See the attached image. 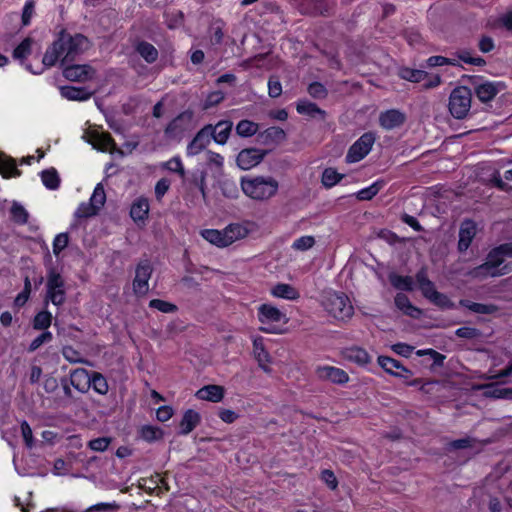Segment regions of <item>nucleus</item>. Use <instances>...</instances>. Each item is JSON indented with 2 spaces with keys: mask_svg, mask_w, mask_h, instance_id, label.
Wrapping results in <instances>:
<instances>
[{
  "mask_svg": "<svg viewBox=\"0 0 512 512\" xmlns=\"http://www.w3.org/2000/svg\"><path fill=\"white\" fill-rule=\"evenodd\" d=\"M89 47L90 42L85 36L61 33L59 38L47 48L42 64L44 67H52L60 60L62 65H67Z\"/></svg>",
  "mask_w": 512,
  "mask_h": 512,
  "instance_id": "f257e3e1",
  "label": "nucleus"
},
{
  "mask_svg": "<svg viewBox=\"0 0 512 512\" xmlns=\"http://www.w3.org/2000/svg\"><path fill=\"white\" fill-rule=\"evenodd\" d=\"M241 189L253 200L266 201L277 194L279 183L272 176H248L241 178Z\"/></svg>",
  "mask_w": 512,
  "mask_h": 512,
  "instance_id": "f03ea898",
  "label": "nucleus"
},
{
  "mask_svg": "<svg viewBox=\"0 0 512 512\" xmlns=\"http://www.w3.org/2000/svg\"><path fill=\"white\" fill-rule=\"evenodd\" d=\"M321 305L326 313L337 321L346 322L354 315V307L343 292L326 291L322 296Z\"/></svg>",
  "mask_w": 512,
  "mask_h": 512,
  "instance_id": "7ed1b4c3",
  "label": "nucleus"
},
{
  "mask_svg": "<svg viewBox=\"0 0 512 512\" xmlns=\"http://www.w3.org/2000/svg\"><path fill=\"white\" fill-rule=\"evenodd\" d=\"M505 256L500 249V247H495L492 249L488 255L486 262L474 268L470 275L473 277H497L503 276L512 271V263L505 264L504 263Z\"/></svg>",
  "mask_w": 512,
  "mask_h": 512,
  "instance_id": "20e7f679",
  "label": "nucleus"
},
{
  "mask_svg": "<svg viewBox=\"0 0 512 512\" xmlns=\"http://www.w3.org/2000/svg\"><path fill=\"white\" fill-rule=\"evenodd\" d=\"M258 320L263 325L260 330L265 333L277 334L279 330L277 323L286 324L288 319L286 314L271 304H262L258 307Z\"/></svg>",
  "mask_w": 512,
  "mask_h": 512,
  "instance_id": "39448f33",
  "label": "nucleus"
},
{
  "mask_svg": "<svg viewBox=\"0 0 512 512\" xmlns=\"http://www.w3.org/2000/svg\"><path fill=\"white\" fill-rule=\"evenodd\" d=\"M472 93L464 86L455 88L449 98V110L456 119H463L471 108Z\"/></svg>",
  "mask_w": 512,
  "mask_h": 512,
  "instance_id": "423d86ee",
  "label": "nucleus"
},
{
  "mask_svg": "<svg viewBox=\"0 0 512 512\" xmlns=\"http://www.w3.org/2000/svg\"><path fill=\"white\" fill-rule=\"evenodd\" d=\"M416 281L423 296L433 304L442 308H450L453 306L446 295L435 289L433 282L427 277L426 270L422 269L416 274Z\"/></svg>",
  "mask_w": 512,
  "mask_h": 512,
  "instance_id": "0eeeda50",
  "label": "nucleus"
},
{
  "mask_svg": "<svg viewBox=\"0 0 512 512\" xmlns=\"http://www.w3.org/2000/svg\"><path fill=\"white\" fill-rule=\"evenodd\" d=\"M46 290V302L50 301L55 306L64 304L66 300L65 282L55 270L48 273Z\"/></svg>",
  "mask_w": 512,
  "mask_h": 512,
  "instance_id": "6e6552de",
  "label": "nucleus"
},
{
  "mask_svg": "<svg viewBox=\"0 0 512 512\" xmlns=\"http://www.w3.org/2000/svg\"><path fill=\"white\" fill-rule=\"evenodd\" d=\"M376 140L372 132L364 133L348 150L346 161L356 163L365 158L371 151Z\"/></svg>",
  "mask_w": 512,
  "mask_h": 512,
  "instance_id": "1a4fd4ad",
  "label": "nucleus"
},
{
  "mask_svg": "<svg viewBox=\"0 0 512 512\" xmlns=\"http://www.w3.org/2000/svg\"><path fill=\"white\" fill-rule=\"evenodd\" d=\"M153 268L149 261H141L135 270V278L133 280V291L138 296H144L149 291V280L152 275Z\"/></svg>",
  "mask_w": 512,
  "mask_h": 512,
  "instance_id": "9d476101",
  "label": "nucleus"
},
{
  "mask_svg": "<svg viewBox=\"0 0 512 512\" xmlns=\"http://www.w3.org/2000/svg\"><path fill=\"white\" fill-rule=\"evenodd\" d=\"M318 379L330 381L334 384L343 385L349 381V375L341 368L324 365L318 366L315 370Z\"/></svg>",
  "mask_w": 512,
  "mask_h": 512,
  "instance_id": "9b49d317",
  "label": "nucleus"
},
{
  "mask_svg": "<svg viewBox=\"0 0 512 512\" xmlns=\"http://www.w3.org/2000/svg\"><path fill=\"white\" fill-rule=\"evenodd\" d=\"M212 136V125L204 126L188 144L187 156H195L202 152L210 143Z\"/></svg>",
  "mask_w": 512,
  "mask_h": 512,
  "instance_id": "f8f14e48",
  "label": "nucleus"
},
{
  "mask_svg": "<svg viewBox=\"0 0 512 512\" xmlns=\"http://www.w3.org/2000/svg\"><path fill=\"white\" fill-rule=\"evenodd\" d=\"M63 75L67 80L70 81L85 82L94 77L95 70L87 64H67L63 69Z\"/></svg>",
  "mask_w": 512,
  "mask_h": 512,
  "instance_id": "ddd939ff",
  "label": "nucleus"
},
{
  "mask_svg": "<svg viewBox=\"0 0 512 512\" xmlns=\"http://www.w3.org/2000/svg\"><path fill=\"white\" fill-rule=\"evenodd\" d=\"M265 152L259 149H244L242 150L237 158L236 162L240 169L249 170L257 166L264 158Z\"/></svg>",
  "mask_w": 512,
  "mask_h": 512,
  "instance_id": "4468645a",
  "label": "nucleus"
},
{
  "mask_svg": "<svg viewBox=\"0 0 512 512\" xmlns=\"http://www.w3.org/2000/svg\"><path fill=\"white\" fill-rule=\"evenodd\" d=\"M503 88L501 82L483 81L475 86V94L481 102L485 103L493 100Z\"/></svg>",
  "mask_w": 512,
  "mask_h": 512,
  "instance_id": "2eb2a0df",
  "label": "nucleus"
},
{
  "mask_svg": "<svg viewBox=\"0 0 512 512\" xmlns=\"http://www.w3.org/2000/svg\"><path fill=\"white\" fill-rule=\"evenodd\" d=\"M87 137V141L91 143L94 148L103 152H111L115 148L113 139L106 132L92 130L87 133Z\"/></svg>",
  "mask_w": 512,
  "mask_h": 512,
  "instance_id": "dca6fc26",
  "label": "nucleus"
},
{
  "mask_svg": "<svg viewBox=\"0 0 512 512\" xmlns=\"http://www.w3.org/2000/svg\"><path fill=\"white\" fill-rule=\"evenodd\" d=\"M252 224L234 223L224 228V236L226 238L227 246L233 244L238 240L246 238L252 231Z\"/></svg>",
  "mask_w": 512,
  "mask_h": 512,
  "instance_id": "f3484780",
  "label": "nucleus"
},
{
  "mask_svg": "<svg viewBox=\"0 0 512 512\" xmlns=\"http://www.w3.org/2000/svg\"><path fill=\"white\" fill-rule=\"evenodd\" d=\"M477 227L475 222L472 220H465L462 222L459 230V241H458V249L461 252L466 251L472 240L476 235Z\"/></svg>",
  "mask_w": 512,
  "mask_h": 512,
  "instance_id": "a211bd4d",
  "label": "nucleus"
},
{
  "mask_svg": "<svg viewBox=\"0 0 512 512\" xmlns=\"http://www.w3.org/2000/svg\"><path fill=\"white\" fill-rule=\"evenodd\" d=\"M253 355L260 368L265 372H270L269 365L271 364L272 359L264 346V339L262 337H255L253 339Z\"/></svg>",
  "mask_w": 512,
  "mask_h": 512,
  "instance_id": "6ab92c4d",
  "label": "nucleus"
},
{
  "mask_svg": "<svg viewBox=\"0 0 512 512\" xmlns=\"http://www.w3.org/2000/svg\"><path fill=\"white\" fill-rule=\"evenodd\" d=\"M405 119L406 117L404 113L397 109H390L380 114L379 123L384 129L392 130L401 126Z\"/></svg>",
  "mask_w": 512,
  "mask_h": 512,
  "instance_id": "aec40b11",
  "label": "nucleus"
},
{
  "mask_svg": "<svg viewBox=\"0 0 512 512\" xmlns=\"http://www.w3.org/2000/svg\"><path fill=\"white\" fill-rule=\"evenodd\" d=\"M378 364L385 372L397 377H404L411 373L410 370L405 368L398 360L388 356H379Z\"/></svg>",
  "mask_w": 512,
  "mask_h": 512,
  "instance_id": "412c9836",
  "label": "nucleus"
},
{
  "mask_svg": "<svg viewBox=\"0 0 512 512\" xmlns=\"http://www.w3.org/2000/svg\"><path fill=\"white\" fill-rule=\"evenodd\" d=\"M225 390L220 385H206L200 388L195 396L200 400L218 403L224 398Z\"/></svg>",
  "mask_w": 512,
  "mask_h": 512,
  "instance_id": "4be33fe9",
  "label": "nucleus"
},
{
  "mask_svg": "<svg viewBox=\"0 0 512 512\" xmlns=\"http://www.w3.org/2000/svg\"><path fill=\"white\" fill-rule=\"evenodd\" d=\"M91 373L84 368H77L70 373L71 385L81 393L89 390Z\"/></svg>",
  "mask_w": 512,
  "mask_h": 512,
  "instance_id": "5701e85b",
  "label": "nucleus"
},
{
  "mask_svg": "<svg viewBox=\"0 0 512 512\" xmlns=\"http://www.w3.org/2000/svg\"><path fill=\"white\" fill-rule=\"evenodd\" d=\"M149 209L148 199L140 196L132 203L130 216L135 222H144L148 217Z\"/></svg>",
  "mask_w": 512,
  "mask_h": 512,
  "instance_id": "b1692460",
  "label": "nucleus"
},
{
  "mask_svg": "<svg viewBox=\"0 0 512 512\" xmlns=\"http://www.w3.org/2000/svg\"><path fill=\"white\" fill-rule=\"evenodd\" d=\"M344 356L348 361L359 366H366L372 361V357L369 355V353L365 349L358 346L347 348Z\"/></svg>",
  "mask_w": 512,
  "mask_h": 512,
  "instance_id": "393cba45",
  "label": "nucleus"
},
{
  "mask_svg": "<svg viewBox=\"0 0 512 512\" xmlns=\"http://www.w3.org/2000/svg\"><path fill=\"white\" fill-rule=\"evenodd\" d=\"M270 293L275 298H281L285 300H297L300 297L299 291L290 284L278 283L274 285Z\"/></svg>",
  "mask_w": 512,
  "mask_h": 512,
  "instance_id": "a878e982",
  "label": "nucleus"
},
{
  "mask_svg": "<svg viewBox=\"0 0 512 512\" xmlns=\"http://www.w3.org/2000/svg\"><path fill=\"white\" fill-rule=\"evenodd\" d=\"M200 414L195 410H187L180 422V434L187 435L193 431L200 423Z\"/></svg>",
  "mask_w": 512,
  "mask_h": 512,
  "instance_id": "bb28decb",
  "label": "nucleus"
},
{
  "mask_svg": "<svg viewBox=\"0 0 512 512\" xmlns=\"http://www.w3.org/2000/svg\"><path fill=\"white\" fill-rule=\"evenodd\" d=\"M232 126L231 121H219L215 126H212L211 138L218 144H225L231 133Z\"/></svg>",
  "mask_w": 512,
  "mask_h": 512,
  "instance_id": "cd10ccee",
  "label": "nucleus"
},
{
  "mask_svg": "<svg viewBox=\"0 0 512 512\" xmlns=\"http://www.w3.org/2000/svg\"><path fill=\"white\" fill-rule=\"evenodd\" d=\"M0 174L4 178H12L20 176L21 172L17 169L13 158L0 154Z\"/></svg>",
  "mask_w": 512,
  "mask_h": 512,
  "instance_id": "c85d7f7f",
  "label": "nucleus"
},
{
  "mask_svg": "<svg viewBox=\"0 0 512 512\" xmlns=\"http://www.w3.org/2000/svg\"><path fill=\"white\" fill-rule=\"evenodd\" d=\"M395 305L399 310L410 317L417 318L421 314V311L412 305L405 294L398 293L396 295Z\"/></svg>",
  "mask_w": 512,
  "mask_h": 512,
  "instance_id": "c756f323",
  "label": "nucleus"
},
{
  "mask_svg": "<svg viewBox=\"0 0 512 512\" xmlns=\"http://www.w3.org/2000/svg\"><path fill=\"white\" fill-rule=\"evenodd\" d=\"M63 98L73 101H84L90 98L91 93L84 88L66 86L61 88Z\"/></svg>",
  "mask_w": 512,
  "mask_h": 512,
  "instance_id": "7c9ffc66",
  "label": "nucleus"
},
{
  "mask_svg": "<svg viewBox=\"0 0 512 512\" xmlns=\"http://www.w3.org/2000/svg\"><path fill=\"white\" fill-rule=\"evenodd\" d=\"M201 236L206 241L217 247H227L226 238L224 236V229H204L201 231Z\"/></svg>",
  "mask_w": 512,
  "mask_h": 512,
  "instance_id": "2f4dec72",
  "label": "nucleus"
},
{
  "mask_svg": "<svg viewBox=\"0 0 512 512\" xmlns=\"http://www.w3.org/2000/svg\"><path fill=\"white\" fill-rule=\"evenodd\" d=\"M206 165L216 174L220 175L223 171L224 157L219 153L213 151H206L205 153Z\"/></svg>",
  "mask_w": 512,
  "mask_h": 512,
  "instance_id": "473e14b6",
  "label": "nucleus"
},
{
  "mask_svg": "<svg viewBox=\"0 0 512 512\" xmlns=\"http://www.w3.org/2000/svg\"><path fill=\"white\" fill-rule=\"evenodd\" d=\"M11 219L18 225H24L28 222L29 212L18 201H13L10 208Z\"/></svg>",
  "mask_w": 512,
  "mask_h": 512,
  "instance_id": "72a5a7b5",
  "label": "nucleus"
},
{
  "mask_svg": "<svg viewBox=\"0 0 512 512\" xmlns=\"http://www.w3.org/2000/svg\"><path fill=\"white\" fill-rule=\"evenodd\" d=\"M459 304L477 314H493L497 307L493 304L475 303L469 300H461Z\"/></svg>",
  "mask_w": 512,
  "mask_h": 512,
  "instance_id": "f704fd0d",
  "label": "nucleus"
},
{
  "mask_svg": "<svg viewBox=\"0 0 512 512\" xmlns=\"http://www.w3.org/2000/svg\"><path fill=\"white\" fill-rule=\"evenodd\" d=\"M136 51L148 63H153L158 58L157 49L152 44H150L148 42H144V41L139 42L136 46Z\"/></svg>",
  "mask_w": 512,
  "mask_h": 512,
  "instance_id": "c9c22d12",
  "label": "nucleus"
},
{
  "mask_svg": "<svg viewBox=\"0 0 512 512\" xmlns=\"http://www.w3.org/2000/svg\"><path fill=\"white\" fill-rule=\"evenodd\" d=\"M92 387L95 392L100 395L107 394L109 390V386L106 378L99 372L91 373V380L89 383V388Z\"/></svg>",
  "mask_w": 512,
  "mask_h": 512,
  "instance_id": "e433bc0d",
  "label": "nucleus"
},
{
  "mask_svg": "<svg viewBox=\"0 0 512 512\" xmlns=\"http://www.w3.org/2000/svg\"><path fill=\"white\" fill-rule=\"evenodd\" d=\"M399 75L402 79L415 83L424 81L428 77L427 72L411 68H402Z\"/></svg>",
  "mask_w": 512,
  "mask_h": 512,
  "instance_id": "4c0bfd02",
  "label": "nucleus"
},
{
  "mask_svg": "<svg viewBox=\"0 0 512 512\" xmlns=\"http://www.w3.org/2000/svg\"><path fill=\"white\" fill-rule=\"evenodd\" d=\"M389 280L396 289L405 291H411L413 289V278L410 276L391 274Z\"/></svg>",
  "mask_w": 512,
  "mask_h": 512,
  "instance_id": "58836bf2",
  "label": "nucleus"
},
{
  "mask_svg": "<svg viewBox=\"0 0 512 512\" xmlns=\"http://www.w3.org/2000/svg\"><path fill=\"white\" fill-rule=\"evenodd\" d=\"M343 178L342 174H339L333 168H326L322 173L321 182L326 188H331L339 183Z\"/></svg>",
  "mask_w": 512,
  "mask_h": 512,
  "instance_id": "ea45409f",
  "label": "nucleus"
},
{
  "mask_svg": "<svg viewBox=\"0 0 512 512\" xmlns=\"http://www.w3.org/2000/svg\"><path fill=\"white\" fill-rule=\"evenodd\" d=\"M41 180L44 186L51 190L57 189L60 182L58 173L54 168L43 171L41 173Z\"/></svg>",
  "mask_w": 512,
  "mask_h": 512,
  "instance_id": "a19ab883",
  "label": "nucleus"
},
{
  "mask_svg": "<svg viewBox=\"0 0 512 512\" xmlns=\"http://www.w3.org/2000/svg\"><path fill=\"white\" fill-rule=\"evenodd\" d=\"M258 131V124L250 120H241L236 126V133L241 137H250Z\"/></svg>",
  "mask_w": 512,
  "mask_h": 512,
  "instance_id": "79ce46f5",
  "label": "nucleus"
},
{
  "mask_svg": "<svg viewBox=\"0 0 512 512\" xmlns=\"http://www.w3.org/2000/svg\"><path fill=\"white\" fill-rule=\"evenodd\" d=\"M52 322V314L43 310L36 314L33 320V328L36 330H44L47 329Z\"/></svg>",
  "mask_w": 512,
  "mask_h": 512,
  "instance_id": "37998d69",
  "label": "nucleus"
},
{
  "mask_svg": "<svg viewBox=\"0 0 512 512\" xmlns=\"http://www.w3.org/2000/svg\"><path fill=\"white\" fill-rule=\"evenodd\" d=\"M141 438L145 441L152 442L156 441L162 438L163 432L160 428L152 426V425H145L140 430Z\"/></svg>",
  "mask_w": 512,
  "mask_h": 512,
  "instance_id": "c03bdc74",
  "label": "nucleus"
},
{
  "mask_svg": "<svg viewBox=\"0 0 512 512\" xmlns=\"http://www.w3.org/2000/svg\"><path fill=\"white\" fill-rule=\"evenodd\" d=\"M383 185V181H376L369 187H366L358 191L357 198L359 200H370L380 191Z\"/></svg>",
  "mask_w": 512,
  "mask_h": 512,
  "instance_id": "a18cd8bd",
  "label": "nucleus"
},
{
  "mask_svg": "<svg viewBox=\"0 0 512 512\" xmlns=\"http://www.w3.org/2000/svg\"><path fill=\"white\" fill-rule=\"evenodd\" d=\"M149 307L166 314L175 313L178 309L175 304L161 299H152Z\"/></svg>",
  "mask_w": 512,
  "mask_h": 512,
  "instance_id": "49530a36",
  "label": "nucleus"
},
{
  "mask_svg": "<svg viewBox=\"0 0 512 512\" xmlns=\"http://www.w3.org/2000/svg\"><path fill=\"white\" fill-rule=\"evenodd\" d=\"M33 41L30 38L24 39L13 52V57L18 60H24L30 53L32 49Z\"/></svg>",
  "mask_w": 512,
  "mask_h": 512,
  "instance_id": "de8ad7c7",
  "label": "nucleus"
},
{
  "mask_svg": "<svg viewBox=\"0 0 512 512\" xmlns=\"http://www.w3.org/2000/svg\"><path fill=\"white\" fill-rule=\"evenodd\" d=\"M315 238L310 235L301 236L292 243V248L297 251H307L315 245Z\"/></svg>",
  "mask_w": 512,
  "mask_h": 512,
  "instance_id": "09e8293b",
  "label": "nucleus"
},
{
  "mask_svg": "<svg viewBox=\"0 0 512 512\" xmlns=\"http://www.w3.org/2000/svg\"><path fill=\"white\" fill-rule=\"evenodd\" d=\"M297 112L299 114L309 116H315L316 114L324 113L316 104L309 101H299L297 104Z\"/></svg>",
  "mask_w": 512,
  "mask_h": 512,
  "instance_id": "8fccbe9b",
  "label": "nucleus"
},
{
  "mask_svg": "<svg viewBox=\"0 0 512 512\" xmlns=\"http://www.w3.org/2000/svg\"><path fill=\"white\" fill-rule=\"evenodd\" d=\"M105 201L106 194L104 188L101 184H97L89 202L94 206V208L97 209V211H99V209L104 205Z\"/></svg>",
  "mask_w": 512,
  "mask_h": 512,
  "instance_id": "3c124183",
  "label": "nucleus"
},
{
  "mask_svg": "<svg viewBox=\"0 0 512 512\" xmlns=\"http://www.w3.org/2000/svg\"><path fill=\"white\" fill-rule=\"evenodd\" d=\"M224 97V93L220 90L210 92L203 101L202 108L204 110L210 109L222 102Z\"/></svg>",
  "mask_w": 512,
  "mask_h": 512,
  "instance_id": "603ef678",
  "label": "nucleus"
},
{
  "mask_svg": "<svg viewBox=\"0 0 512 512\" xmlns=\"http://www.w3.org/2000/svg\"><path fill=\"white\" fill-rule=\"evenodd\" d=\"M487 388L489 391L486 392L487 395L495 397V398H512V389L510 388H493L490 385L484 386V385H478L475 386V389H482Z\"/></svg>",
  "mask_w": 512,
  "mask_h": 512,
  "instance_id": "864d4df0",
  "label": "nucleus"
},
{
  "mask_svg": "<svg viewBox=\"0 0 512 512\" xmlns=\"http://www.w3.org/2000/svg\"><path fill=\"white\" fill-rule=\"evenodd\" d=\"M163 167L171 172L178 173L181 177L185 175V170L180 157L176 156L163 164Z\"/></svg>",
  "mask_w": 512,
  "mask_h": 512,
  "instance_id": "5fc2aeb1",
  "label": "nucleus"
},
{
  "mask_svg": "<svg viewBox=\"0 0 512 512\" xmlns=\"http://www.w3.org/2000/svg\"><path fill=\"white\" fill-rule=\"evenodd\" d=\"M417 356L428 355L436 366H442L445 360V355L433 350V349H421L416 352Z\"/></svg>",
  "mask_w": 512,
  "mask_h": 512,
  "instance_id": "6e6d98bb",
  "label": "nucleus"
},
{
  "mask_svg": "<svg viewBox=\"0 0 512 512\" xmlns=\"http://www.w3.org/2000/svg\"><path fill=\"white\" fill-rule=\"evenodd\" d=\"M111 443V438L109 437H100L93 440H90L88 443V447L97 452L105 451Z\"/></svg>",
  "mask_w": 512,
  "mask_h": 512,
  "instance_id": "4d7b16f0",
  "label": "nucleus"
},
{
  "mask_svg": "<svg viewBox=\"0 0 512 512\" xmlns=\"http://www.w3.org/2000/svg\"><path fill=\"white\" fill-rule=\"evenodd\" d=\"M97 212V209L94 208L90 202L82 203L75 211V216L78 218H86L95 215Z\"/></svg>",
  "mask_w": 512,
  "mask_h": 512,
  "instance_id": "13d9d810",
  "label": "nucleus"
},
{
  "mask_svg": "<svg viewBox=\"0 0 512 512\" xmlns=\"http://www.w3.org/2000/svg\"><path fill=\"white\" fill-rule=\"evenodd\" d=\"M62 355L70 363H80V362H83L80 353L76 349L71 347V346L63 347Z\"/></svg>",
  "mask_w": 512,
  "mask_h": 512,
  "instance_id": "bf43d9fd",
  "label": "nucleus"
},
{
  "mask_svg": "<svg viewBox=\"0 0 512 512\" xmlns=\"http://www.w3.org/2000/svg\"><path fill=\"white\" fill-rule=\"evenodd\" d=\"M68 245V235L66 233L58 234L53 241V253L58 256L60 252Z\"/></svg>",
  "mask_w": 512,
  "mask_h": 512,
  "instance_id": "052dcab7",
  "label": "nucleus"
},
{
  "mask_svg": "<svg viewBox=\"0 0 512 512\" xmlns=\"http://www.w3.org/2000/svg\"><path fill=\"white\" fill-rule=\"evenodd\" d=\"M52 340V333L49 331H45L39 336H37L30 344L29 351L33 352L37 350L44 343H48Z\"/></svg>",
  "mask_w": 512,
  "mask_h": 512,
  "instance_id": "680f3d73",
  "label": "nucleus"
},
{
  "mask_svg": "<svg viewBox=\"0 0 512 512\" xmlns=\"http://www.w3.org/2000/svg\"><path fill=\"white\" fill-rule=\"evenodd\" d=\"M30 290H31V283H30V280L28 278H26L24 290L16 296V298L14 300V304L18 307L23 306L29 298Z\"/></svg>",
  "mask_w": 512,
  "mask_h": 512,
  "instance_id": "e2e57ef3",
  "label": "nucleus"
},
{
  "mask_svg": "<svg viewBox=\"0 0 512 512\" xmlns=\"http://www.w3.org/2000/svg\"><path fill=\"white\" fill-rule=\"evenodd\" d=\"M455 334L460 338L474 339L481 335L480 331L473 327H460Z\"/></svg>",
  "mask_w": 512,
  "mask_h": 512,
  "instance_id": "0e129e2a",
  "label": "nucleus"
},
{
  "mask_svg": "<svg viewBox=\"0 0 512 512\" xmlns=\"http://www.w3.org/2000/svg\"><path fill=\"white\" fill-rule=\"evenodd\" d=\"M321 480L331 489L335 490L338 486V481L333 471L326 469L321 472Z\"/></svg>",
  "mask_w": 512,
  "mask_h": 512,
  "instance_id": "69168bd1",
  "label": "nucleus"
},
{
  "mask_svg": "<svg viewBox=\"0 0 512 512\" xmlns=\"http://www.w3.org/2000/svg\"><path fill=\"white\" fill-rule=\"evenodd\" d=\"M429 67L443 66V65H456L455 60L443 56H431L427 59Z\"/></svg>",
  "mask_w": 512,
  "mask_h": 512,
  "instance_id": "338daca9",
  "label": "nucleus"
},
{
  "mask_svg": "<svg viewBox=\"0 0 512 512\" xmlns=\"http://www.w3.org/2000/svg\"><path fill=\"white\" fill-rule=\"evenodd\" d=\"M308 93L314 98H324L327 94V91L321 83L314 82L309 85Z\"/></svg>",
  "mask_w": 512,
  "mask_h": 512,
  "instance_id": "774afa93",
  "label": "nucleus"
}]
</instances>
